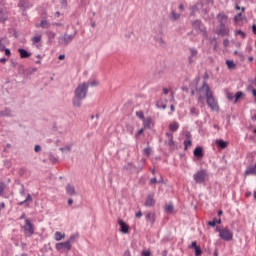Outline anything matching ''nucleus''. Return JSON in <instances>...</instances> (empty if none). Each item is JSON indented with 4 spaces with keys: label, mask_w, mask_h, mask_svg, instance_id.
<instances>
[{
    "label": "nucleus",
    "mask_w": 256,
    "mask_h": 256,
    "mask_svg": "<svg viewBox=\"0 0 256 256\" xmlns=\"http://www.w3.org/2000/svg\"><path fill=\"white\" fill-rule=\"evenodd\" d=\"M89 90V84L80 83L74 92L73 106L81 107L83 105V99L87 97V91Z\"/></svg>",
    "instance_id": "nucleus-1"
},
{
    "label": "nucleus",
    "mask_w": 256,
    "mask_h": 256,
    "mask_svg": "<svg viewBox=\"0 0 256 256\" xmlns=\"http://www.w3.org/2000/svg\"><path fill=\"white\" fill-rule=\"evenodd\" d=\"M213 95V91H211V88L209 87V84L207 82H204L202 87L198 90V103L202 104V107L205 106V97L208 99V97Z\"/></svg>",
    "instance_id": "nucleus-2"
},
{
    "label": "nucleus",
    "mask_w": 256,
    "mask_h": 256,
    "mask_svg": "<svg viewBox=\"0 0 256 256\" xmlns=\"http://www.w3.org/2000/svg\"><path fill=\"white\" fill-rule=\"evenodd\" d=\"M216 231L219 233V237L220 239H223V241H233V231H231L228 227H216Z\"/></svg>",
    "instance_id": "nucleus-3"
},
{
    "label": "nucleus",
    "mask_w": 256,
    "mask_h": 256,
    "mask_svg": "<svg viewBox=\"0 0 256 256\" xmlns=\"http://www.w3.org/2000/svg\"><path fill=\"white\" fill-rule=\"evenodd\" d=\"M208 177H209V175L207 174V170H204V169L197 171L193 175V179H194L195 183H198V184L205 183V181H207Z\"/></svg>",
    "instance_id": "nucleus-4"
},
{
    "label": "nucleus",
    "mask_w": 256,
    "mask_h": 256,
    "mask_svg": "<svg viewBox=\"0 0 256 256\" xmlns=\"http://www.w3.org/2000/svg\"><path fill=\"white\" fill-rule=\"evenodd\" d=\"M26 237H32L35 234V225L31 223V220L28 218L25 219V225L22 227Z\"/></svg>",
    "instance_id": "nucleus-5"
},
{
    "label": "nucleus",
    "mask_w": 256,
    "mask_h": 256,
    "mask_svg": "<svg viewBox=\"0 0 256 256\" xmlns=\"http://www.w3.org/2000/svg\"><path fill=\"white\" fill-rule=\"evenodd\" d=\"M192 27L194 29V31H196L197 33H201L202 35H207V32L205 30V25H203V23H201V21L196 20L192 23Z\"/></svg>",
    "instance_id": "nucleus-6"
},
{
    "label": "nucleus",
    "mask_w": 256,
    "mask_h": 256,
    "mask_svg": "<svg viewBox=\"0 0 256 256\" xmlns=\"http://www.w3.org/2000/svg\"><path fill=\"white\" fill-rule=\"evenodd\" d=\"M17 7L22 10V15H25L27 9H31L33 4L29 0H19Z\"/></svg>",
    "instance_id": "nucleus-7"
},
{
    "label": "nucleus",
    "mask_w": 256,
    "mask_h": 256,
    "mask_svg": "<svg viewBox=\"0 0 256 256\" xmlns=\"http://www.w3.org/2000/svg\"><path fill=\"white\" fill-rule=\"evenodd\" d=\"M206 101L207 105L210 107L212 111H219V104L217 103V100L215 99L213 94L211 96H208L206 98Z\"/></svg>",
    "instance_id": "nucleus-8"
},
{
    "label": "nucleus",
    "mask_w": 256,
    "mask_h": 256,
    "mask_svg": "<svg viewBox=\"0 0 256 256\" xmlns=\"http://www.w3.org/2000/svg\"><path fill=\"white\" fill-rule=\"evenodd\" d=\"M79 239V234L75 233L70 236V238L65 242V249L69 251L71 249L73 243H75Z\"/></svg>",
    "instance_id": "nucleus-9"
},
{
    "label": "nucleus",
    "mask_w": 256,
    "mask_h": 256,
    "mask_svg": "<svg viewBox=\"0 0 256 256\" xmlns=\"http://www.w3.org/2000/svg\"><path fill=\"white\" fill-rule=\"evenodd\" d=\"M119 227H120V232L123 233L124 235H127L129 233V225L123 220H119Z\"/></svg>",
    "instance_id": "nucleus-10"
},
{
    "label": "nucleus",
    "mask_w": 256,
    "mask_h": 256,
    "mask_svg": "<svg viewBox=\"0 0 256 256\" xmlns=\"http://www.w3.org/2000/svg\"><path fill=\"white\" fill-rule=\"evenodd\" d=\"M154 125H155V123L153 122V118H151V117L144 118L143 126L145 127V129H152V127H154Z\"/></svg>",
    "instance_id": "nucleus-11"
},
{
    "label": "nucleus",
    "mask_w": 256,
    "mask_h": 256,
    "mask_svg": "<svg viewBox=\"0 0 256 256\" xmlns=\"http://www.w3.org/2000/svg\"><path fill=\"white\" fill-rule=\"evenodd\" d=\"M194 157H196V159H203V147L198 146L194 149L193 152Z\"/></svg>",
    "instance_id": "nucleus-12"
},
{
    "label": "nucleus",
    "mask_w": 256,
    "mask_h": 256,
    "mask_svg": "<svg viewBox=\"0 0 256 256\" xmlns=\"http://www.w3.org/2000/svg\"><path fill=\"white\" fill-rule=\"evenodd\" d=\"M66 193L67 195H69V197H73L75 195H77V191L75 190V186L68 184L66 186Z\"/></svg>",
    "instance_id": "nucleus-13"
},
{
    "label": "nucleus",
    "mask_w": 256,
    "mask_h": 256,
    "mask_svg": "<svg viewBox=\"0 0 256 256\" xmlns=\"http://www.w3.org/2000/svg\"><path fill=\"white\" fill-rule=\"evenodd\" d=\"M18 53H20V59H29V57H31V52L23 48H19Z\"/></svg>",
    "instance_id": "nucleus-14"
},
{
    "label": "nucleus",
    "mask_w": 256,
    "mask_h": 256,
    "mask_svg": "<svg viewBox=\"0 0 256 256\" xmlns=\"http://www.w3.org/2000/svg\"><path fill=\"white\" fill-rule=\"evenodd\" d=\"M218 35H222V37H225V35H229V28H227L225 24H220Z\"/></svg>",
    "instance_id": "nucleus-15"
},
{
    "label": "nucleus",
    "mask_w": 256,
    "mask_h": 256,
    "mask_svg": "<svg viewBox=\"0 0 256 256\" xmlns=\"http://www.w3.org/2000/svg\"><path fill=\"white\" fill-rule=\"evenodd\" d=\"M155 195L154 194H150L148 195L145 205L146 207H153V205H155Z\"/></svg>",
    "instance_id": "nucleus-16"
},
{
    "label": "nucleus",
    "mask_w": 256,
    "mask_h": 256,
    "mask_svg": "<svg viewBox=\"0 0 256 256\" xmlns=\"http://www.w3.org/2000/svg\"><path fill=\"white\" fill-rule=\"evenodd\" d=\"M217 19H218L220 25H225V23H227V20L229 19V17L227 15H225L224 13H220L217 15Z\"/></svg>",
    "instance_id": "nucleus-17"
},
{
    "label": "nucleus",
    "mask_w": 256,
    "mask_h": 256,
    "mask_svg": "<svg viewBox=\"0 0 256 256\" xmlns=\"http://www.w3.org/2000/svg\"><path fill=\"white\" fill-rule=\"evenodd\" d=\"M145 219H146V221H148V223H151L153 225V223H155V214L151 213V212H148L145 215Z\"/></svg>",
    "instance_id": "nucleus-18"
},
{
    "label": "nucleus",
    "mask_w": 256,
    "mask_h": 256,
    "mask_svg": "<svg viewBox=\"0 0 256 256\" xmlns=\"http://www.w3.org/2000/svg\"><path fill=\"white\" fill-rule=\"evenodd\" d=\"M166 137H167V145H169V147H173V145H175V142L173 141V135L169 132L166 133Z\"/></svg>",
    "instance_id": "nucleus-19"
},
{
    "label": "nucleus",
    "mask_w": 256,
    "mask_h": 256,
    "mask_svg": "<svg viewBox=\"0 0 256 256\" xmlns=\"http://www.w3.org/2000/svg\"><path fill=\"white\" fill-rule=\"evenodd\" d=\"M33 201V198L31 197V194H27V197L24 201H21L18 203V205H26V207H29V202Z\"/></svg>",
    "instance_id": "nucleus-20"
},
{
    "label": "nucleus",
    "mask_w": 256,
    "mask_h": 256,
    "mask_svg": "<svg viewBox=\"0 0 256 256\" xmlns=\"http://www.w3.org/2000/svg\"><path fill=\"white\" fill-rule=\"evenodd\" d=\"M169 129L170 131H172L173 133H175V131H177L179 129V122L177 121H173L169 124Z\"/></svg>",
    "instance_id": "nucleus-21"
},
{
    "label": "nucleus",
    "mask_w": 256,
    "mask_h": 256,
    "mask_svg": "<svg viewBox=\"0 0 256 256\" xmlns=\"http://www.w3.org/2000/svg\"><path fill=\"white\" fill-rule=\"evenodd\" d=\"M245 175H256V163L254 166L246 169Z\"/></svg>",
    "instance_id": "nucleus-22"
},
{
    "label": "nucleus",
    "mask_w": 256,
    "mask_h": 256,
    "mask_svg": "<svg viewBox=\"0 0 256 256\" xmlns=\"http://www.w3.org/2000/svg\"><path fill=\"white\" fill-rule=\"evenodd\" d=\"M11 113L12 111L10 108H5L4 110L0 111V115L2 117H11L12 116Z\"/></svg>",
    "instance_id": "nucleus-23"
},
{
    "label": "nucleus",
    "mask_w": 256,
    "mask_h": 256,
    "mask_svg": "<svg viewBox=\"0 0 256 256\" xmlns=\"http://www.w3.org/2000/svg\"><path fill=\"white\" fill-rule=\"evenodd\" d=\"M216 145H218V147H220V149H226L227 145H229V143L223 141V140H216Z\"/></svg>",
    "instance_id": "nucleus-24"
},
{
    "label": "nucleus",
    "mask_w": 256,
    "mask_h": 256,
    "mask_svg": "<svg viewBox=\"0 0 256 256\" xmlns=\"http://www.w3.org/2000/svg\"><path fill=\"white\" fill-rule=\"evenodd\" d=\"M191 56L189 57V63H193V57H197V49L190 48Z\"/></svg>",
    "instance_id": "nucleus-25"
},
{
    "label": "nucleus",
    "mask_w": 256,
    "mask_h": 256,
    "mask_svg": "<svg viewBox=\"0 0 256 256\" xmlns=\"http://www.w3.org/2000/svg\"><path fill=\"white\" fill-rule=\"evenodd\" d=\"M188 139L184 140V147L185 150H187L188 147H191L192 141H191V134H187Z\"/></svg>",
    "instance_id": "nucleus-26"
},
{
    "label": "nucleus",
    "mask_w": 256,
    "mask_h": 256,
    "mask_svg": "<svg viewBox=\"0 0 256 256\" xmlns=\"http://www.w3.org/2000/svg\"><path fill=\"white\" fill-rule=\"evenodd\" d=\"M55 241H61V239H65V234H62L61 232L57 231L54 234Z\"/></svg>",
    "instance_id": "nucleus-27"
},
{
    "label": "nucleus",
    "mask_w": 256,
    "mask_h": 256,
    "mask_svg": "<svg viewBox=\"0 0 256 256\" xmlns=\"http://www.w3.org/2000/svg\"><path fill=\"white\" fill-rule=\"evenodd\" d=\"M221 225V218L217 219L214 218L212 221L208 222V225H210V227H215V225Z\"/></svg>",
    "instance_id": "nucleus-28"
},
{
    "label": "nucleus",
    "mask_w": 256,
    "mask_h": 256,
    "mask_svg": "<svg viewBox=\"0 0 256 256\" xmlns=\"http://www.w3.org/2000/svg\"><path fill=\"white\" fill-rule=\"evenodd\" d=\"M190 115H192L193 117H198L199 116V109H197V107L192 106L190 108Z\"/></svg>",
    "instance_id": "nucleus-29"
},
{
    "label": "nucleus",
    "mask_w": 256,
    "mask_h": 256,
    "mask_svg": "<svg viewBox=\"0 0 256 256\" xmlns=\"http://www.w3.org/2000/svg\"><path fill=\"white\" fill-rule=\"evenodd\" d=\"M156 106L158 107V109H167V103H165L161 100H158L156 102Z\"/></svg>",
    "instance_id": "nucleus-30"
},
{
    "label": "nucleus",
    "mask_w": 256,
    "mask_h": 256,
    "mask_svg": "<svg viewBox=\"0 0 256 256\" xmlns=\"http://www.w3.org/2000/svg\"><path fill=\"white\" fill-rule=\"evenodd\" d=\"M57 251H65V242L56 243Z\"/></svg>",
    "instance_id": "nucleus-31"
},
{
    "label": "nucleus",
    "mask_w": 256,
    "mask_h": 256,
    "mask_svg": "<svg viewBox=\"0 0 256 256\" xmlns=\"http://www.w3.org/2000/svg\"><path fill=\"white\" fill-rule=\"evenodd\" d=\"M171 17H172L173 21H178V19H181V14H179L175 11H172Z\"/></svg>",
    "instance_id": "nucleus-32"
},
{
    "label": "nucleus",
    "mask_w": 256,
    "mask_h": 256,
    "mask_svg": "<svg viewBox=\"0 0 256 256\" xmlns=\"http://www.w3.org/2000/svg\"><path fill=\"white\" fill-rule=\"evenodd\" d=\"M87 85H88V87H89V85H90V87H97V85H99V80H97V79H94V80H90L88 83H86Z\"/></svg>",
    "instance_id": "nucleus-33"
},
{
    "label": "nucleus",
    "mask_w": 256,
    "mask_h": 256,
    "mask_svg": "<svg viewBox=\"0 0 256 256\" xmlns=\"http://www.w3.org/2000/svg\"><path fill=\"white\" fill-rule=\"evenodd\" d=\"M226 65L228 67V69H235V62L233 60H227L226 61Z\"/></svg>",
    "instance_id": "nucleus-34"
},
{
    "label": "nucleus",
    "mask_w": 256,
    "mask_h": 256,
    "mask_svg": "<svg viewBox=\"0 0 256 256\" xmlns=\"http://www.w3.org/2000/svg\"><path fill=\"white\" fill-rule=\"evenodd\" d=\"M42 37H43L42 35L34 36L32 37L31 41L32 43L37 44L41 41Z\"/></svg>",
    "instance_id": "nucleus-35"
},
{
    "label": "nucleus",
    "mask_w": 256,
    "mask_h": 256,
    "mask_svg": "<svg viewBox=\"0 0 256 256\" xmlns=\"http://www.w3.org/2000/svg\"><path fill=\"white\" fill-rule=\"evenodd\" d=\"M40 27L42 29H49V22H47V20H42L40 23Z\"/></svg>",
    "instance_id": "nucleus-36"
},
{
    "label": "nucleus",
    "mask_w": 256,
    "mask_h": 256,
    "mask_svg": "<svg viewBox=\"0 0 256 256\" xmlns=\"http://www.w3.org/2000/svg\"><path fill=\"white\" fill-rule=\"evenodd\" d=\"M240 97H243V92L239 91L234 95V103H237L240 99Z\"/></svg>",
    "instance_id": "nucleus-37"
},
{
    "label": "nucleus",
    "mask_w": 256,
    "mask_h": 256,
    "mask_svg": "<svg viewBox=\"0 0 256 256\" xmlns=\"http://www.w3.org/2000/svg\"><path fill=\"white\" fill-rule=\"evenodd\" d=\"M136 117H138V119H141V121L145 120V114L143 113V111H137Z\"/></svg>",
    "instance_id": "nucleus-38"
},
{
    "label": "nucleus",
    "mask_w": 256,
    "mask_h": 256,
    "mask_svg": "<svg viewBox=\"0 0 256 256\" xmlns=\"http://www.w3.org/2000/svg\"><path fill=\"white\" fill-rule=\"evenodd\" d=\"M234 21H235V23H239V21H243V14L239 13L238 15H236L234 17Z\"/></svg>",
    "instance_id": "nucleus-39"
},
{
    "label": "nucleus",
    "mask_w": 256,
    "mask_h": 256,
    "mask_svg": "<svg viewBox=\"0 0 256 256\" xmlns=\"http://www.w3.org/2000/svg\"><path fill=\"white\" fill-rule=\"evenodd\" d=\"M3 193H5V183H0V197H3Z\"/></svg>",
    "instance_id": "nucleus-40"
},
{
    "label": "nucleus",
    "mask_w": 256,
    "mask_h": 256,
    "mask_svg": "<svg viewBox=\"0 0 256 256\" xmlns=\"http://www.w3.org/2000/svg\"><path fill=\"white\" fill-rule=\"evenodd\" d=\"M195 249V256H200L203 253V250H201V247H196Z\"/></svg>",
    "instance_id": "nucleus-41"
},
{
    "label": "nucleus",
    "mask_w": 256,
    "mask_h": 256,
    "mask_svg": "<svg viewBox=\"0 0 256 256\" xmlns=\"http://www.w3.org/2000/svg\"><path fill=\"white\" fill-rule=\"evenodd\" d=\"M226 97L228 101H233L235 99V95H233V93H230V92L226 94Z\"/></svg>",
    "instance_id": "nucleus-42"
},
{
    "label": "nucleus",
    "mask_w": 256,
    "mask_h": 256,
    "mask_svg": "<svg viewBox=\"0 0 256 256\" xmlns=\"http://www.w3.org/2000/svg\"><path fill=\"white\" fill-rule=\"evenodd\" d=\"M74 37H75V34L66 35V43H68L69 41H73Z\"/></svg>",
    "instance_id": "nucleus-43"
},
{
    "label": "nucleus",
    "mask_w": 256,
    "mask_h": 256,
    "mask_svg": "<svg viewBox=\"0 0 256 256\" xmlns=\"http://www.w3.org/2000/svg\"><path fill=\"white\" fill-rule=\"evenodd\" d=\"M144 155H146L147 157H149V155H151V148L147 147L143 150Z\"/></svg>",
    "instance_id": "nucleus-44"
},
{
    "label": "nucleus",
    "mask_w": 256,
    "mask_h": 256,
    "mask_svg": "<svg viewBox=\"0 0 256 256\" xmlns=\"http://www.w3.org/2000/svg\"><path fill=\"white\" fill-rule=\"evenodd\" d=\"M236 35H240L242 37V39H245V37H246L245 33L241 30L236 31Z\"/></svg>",
    "instance_id": "nucleus-45"
},
{
    "label": "nucleus",
    "mask_w": 256,
    "mask_h": 256,
    "mask_svg": "<svg viewBox=\"0 0 256 256\" xmlns=\"http://www.w3.org/2000/svg\"><path fill=\"white\" fill-rule=\"evenodd\" d=\"M4 51H5V56L6 57H11V50L10 49L4 48Z\"/></svg>",
    "instance_id": "nucleus-46"
},
{
    "label": "nucleus",
    "mask_w": 256,
    "mask_h": 256,
    "mask_svg": "<svg viewBox=\"0 0 256 256\" xmlns=\"http://www.w3.org/2000/svg\"><path fill=\"white\" fill-rule=\"evenodd\" d=\"M166 211H168V213H171V211H173V205L172 204H168L166 206Z\"/></svg>",
    "instance_id": "nucleus-47"
},
{
    "label": "nucleus",
    "mask_w": 256,
    "mask_h": 256,
    "mask_svg": "<svg viewBox=\"0 0 256 256\" xmlns=\"http://www.w3.org/2000/svg\"><path fill=\"white\" fill-rule=\"evenodd\" d=\"M0 51H5V44H3V40H0Z\"/></svg>",
    "instance_id": "nucleus-48"
},
{
    "label": "nucleus",
    "mask_w": 256,
    "mask_h": 256,
    "mask_svg": "<svg viewBox=\"0 0 256 256\" xmlns=\"http://www.w3.org/2000/svg\"><path fill=\"white\" fill-rule=\"evenodd\" d=\"M34 151H35V153H39V151H41V147L39 145H36L34 147Z\"/></svg>",
    "instance_id": "nucleus-49"
},
{
    "label": "nucleus",
    "mask_w": 256,
    "mask_h": 256,
    "mask_svg": "<svg viewBox=\"0 0 256 256\" xmlns=\"http://www.w3.org/2000/svg\"><path fill=\"white\" fill-rule=\"evenodd\" d=\"M145 130L143 129V128H141L138 132H137V134H136V137H139L140 135H143V132H144Z\"/></svg>",
    "instance_id": "nucleus-50"
},
{
    "label": "nucleus",
    "mask_w": 256,
    "mask_h": 256,
    "mask_svg": "<svg viewBox=\"0 0 256 256\" xmlns=\"http://www.w3.org/2000/svg\"><path fill=\"white\" fill-rule=\"evenodd\" d=\"M136 217H137V219H141V217H143V213L141 211H138L136 213Z\"/></svg>",
    "instance_id": "nucleus-51"
},
{
    "label": "nucleus",
    "mask_w": 256,
    "mask_h": 256,
    "mask_svg": "<svg viewBox=\"0 0 256 256\" xmlns=\"http://www.w3.org/2000/svg\"><path fill=\"white\" fill-rule=\"evenodd\" d=\"M223 45H224V47H229V40H228V39H225V40L223 41Z\"/></svg>",
    "instance_id": "nucleus-52"
},
{
    "label": "nucleus",
    "mask_w": 256,
    "mask_h": 256,
    "mask_svg": "<svg viewBox=\"0 0 256 256\" xmlns=\"http://www.w3.org/2000/svg\"><path fill=\"white\" fill-rule=\"evenodd\" d=\"M162 91L164 95H169V88H163Z\"/></svg>",
    "instance_id": "nucleus-53"
},
{
    "label": "nucleus",
    "mask_w": 256,
    "mask_h": 256,
    "mask_svg": "<svg viewBox=\"0 0 256 256\" xmlns=\"http://www.w3.org/2000/svg\"><path fill=\"white\" fill-rule=\"evenodd\" d=\"M155 183H157V178H152L150 180V185H155Z\"/></svg>",
    "instance_id": "nucleus-54"
},
{
    "label": "nucleus",
    "mask_w": 256,
    "mask_h": 256,
    "mask_svg": "<svg viewBox=\"0 0 256 256\" xmlns=\"http://www.w3.org/2000/svg\"><path fill=\"white\" fill-rule=\"evenodd\" d=\"M142 255H143V256H151V252H149V251H144V252H142Z\"/></svg>",
    "instance_id": "nucleus-55"
},
{
    "label": "nucleus",
    "mask_w": 256,
    "mask_h": 256,
    "mask_svg": "<svg viewBox=\"0 0 256 256\" xmlns=\"http://www.w3.org/2000/svg\"><path fill=\"white\" fill-rule=\"evenodd\" d=\"M191 247H193L194 249H196V247H199V246H197V242L193 241L192 244H191Z\"/></svg>",
    "instance_id": "nucleus-56"
},
{
    "label": "nucleus",
    "mask_w": 256,
    "mask_h": 256,
    "mask_svg": "<svg viewBox=\"0 0 256 256\" xmlns=\"http://www.w3.org/2000/svg\"><path fill=\"white\" fill-rule=\"evenodd\" d=\"M0 63H3V64L7 63V58H1Z\"/></svg>",
    "instance_id": "nucleus-57"
},
{
    "label": "nucleus",
    "mask_w": 256,
    "mask_h": 256,
    "mask_svg": "<svg viewBox=\"0 0 256 256\" xmlns=\"http://www.w3.org/2000/svg\"><path fill=\"white\" fill-rule=\"evenodd\" d=\"M25 217H27V215L25 213H22V215L19 217L20 220L25 219Z\"/></svg>",
    "instance_id": "nucleus-58"
},
{
    "label": "nucleus",
    "mask_w": 256,
    "mask_h": 256,
    "mask_svg": "<svg viewBox=\"0 0 256 256\" xmlns=\"http://www.w3.org/2000/svg\"><path fill=\"white\" fill-rule=\"evenodd\" d=\"M252 31H253L254 35H256V25L255 24L252 26Z\"/></svg>",
    "instance_id": "nucleus-59"
},
{
    "label": "nucleus",
    "mask_w": 256,
    "mask_h": 256,
    "mask_svg": "<svg viewBox=\"0 0 256 256\" xmlns=\"http://www.w3.org/2000/svg\"><path fill=\"white\" fill-rule=\"evenodd\" d=\"M68 205L69 206L73 205V200L71 198L68 199Z\"/></svg>",
    "instance_id": "nucleus-60"
},
{
    "label": "nucleus",
    "mask_w": 256,
    "mask_h": 256,
    "mask_svg": "<svg viewBox=\"0 0 256 256\" xmlns=\"http://www.w3.org/2000/svg\"><path fill=\"white\" fill-rule=\"evenodd\" d=\"M123 256H131V252L126 251V252H124V255H123Z\"/></svg>",
    "instance_id": "nucleus-61"
},
{
    "label": "nucleus",
    "mask_w": 256,
    "mask_h": 256,
    "mask_svg": "<svg viewBox=\"0 0 256 256\" xmlns=\"http://www.w3.org/2000/svg\"><path fill=\"white\" fill-rule=\"evenodd\" d=\"M251 83H252V85H253L254 87H256V78H255L254 80H252Z\"/></svg>",
    "instance_id": "nucleus-62"
},
{
    "label": "nucleus",
    "mask_w": 256,
    "mask_h": 256,
    "mask_svg": "<svg viewBox=\"0 0 256 256\" xmlns=\"http://www.w3.org/2000/svg\"><path fill=\"white\" fill-rule=\"evenodd\" d=\"M59 59H60V61H63V59H65L64 54L60 55V56H59Z\"/></svg>",
    "instance_id": "nucleus-63"
},
{
    "label": "nucleus",
    "mask_w": 256,
    "mask_h": 256,
    "mask_svg": "<svg viewBox=\"0 0 256 256\" xmlns=\"http://www.w3.org/2000/svg\"><path fill=\"white\" fill-rule=\"evenodd\" d=\"M252 95L256 98V90L252 89Z\"/></svg>",
    "instance_id": "nucleus-64"
}]
</instances>
